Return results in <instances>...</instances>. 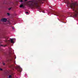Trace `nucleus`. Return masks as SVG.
<instances>
[{"label":"nucleus","instance_id":"1","mask_svg":"<svg viewBox=\"0 0 78 78\" xmlns=\"http://www.w3.org/2000/svg\"><path fill=\"white\" fill-rule=\"evenodd\" d=\"M44 0H38V1H31L29 2L30 3L29 5L30 7L34 8V7H38L39 5L41 3H43V1Z\"/></svg>","mask_w":78,"mask_h":78},{"label":"nucleus","instance_id":"2","mask_svg":"<svg viewBox=\"0 0 78 78\" xmlns=\"http://www.w3.org/2000/svg\"><path fill=\"white\" fill-rule=\"evenodd\" d=\"M76 5V3L75 2L74 3H72L71 4V5H70V7L71 8H72L73 11H75L76 12L75 13V16H76L78 14V11L76 9H75V6Z\"/></svg>","mask_w":78,"mask_h":78},{"label":"nucleus","instance_id":"3","mask_svg":"<svg viewBox=\"0 0 78 78\" xmlns=\"http://www.w3.org/2000/svg\"><path fill=\"white\" fill-rule=\"evenodd\" d=\"M16 69L18 70V71H19V72H22V68L20 67L19 66H18L16 68Z\"/></svg>","mask_w":78,"mask_h":78},{"label":"nucleus","instance_id":"4","mask_svg":"<svg viewBox=\"0 0 78 78\" xmlns=\"http://www.w3.org/2000/svg\"><path fill=\"white\" fill-rule=\"evenodd\" d=\"M7 20V19L6 18L2 19L1 20H0V22H6Z\"/></svg>","mask_w":78,"mask_h":78},{"label":"nucleus","instance_id":"5","mask_svg":"<svg viewBox=\"0 0 78 78\" xmlns=\"http://www.w3.org/2000/svg\"><path fill=\"white\" fill-rule=\"evenodd\" d=\"M55 16H59V14H58L57 12H53Z\"/></svg>","mask_w":78,"mask_h":78},{"label":"nucleus","instance_id":"6","mask_svg":"<svg viewBox=\"0 0 78 78\" xmlns=\"http://www.w3.org/2000/svg\"><path fill=\"white\" fill-rule=\"evenodd\" d=\"M8 38H9V37H5L6 40H4V41L5 42H8V43H9V40H8L6 39H8Z\"/></svg>","mask_w":78,"mask_h":78},{"label":"nucleus","instance_id":"7","mask_svg":"<svg viewBox=\"0 0 78 78\" xmlns=\"http://www.w3.org/2000/svg\"><path fill=\"white\" fill-rule=\"evenodd\" d=\"M11 43H14V41H13V39H11Z\"/></svg>","mask_w":78,"mask_h":78},{"label":"nucleus","instance_id":"8","mask_svg":"<svg viewBox=\"0 0 78 78\" xmlns=\"http://www.w3.org/2000/svg\"><path fill=\"white\" fill-rule=\"evenodd\" d=\"M20 8H22V7H24V6H23V4L22 5H21L20 6Z\"/></svg>","mask_w":78,"mask_h":78},{"label":"nucleus","instance_id":"9","mask_svg":"<svg viewBox=\"0 0 78 78\" xmlns=\"http://www.w3.org/2000/svg\"><path fill=\"white\" fill-rule=\"evenodd\" d=\"M1 46H2V47H6V46H7V45H0V47H1Z\"/></svg>","mask_w":78,"mask_h":78},{"label":"nucleus","instance_id":"10","mask_svg":"<svg viewBox=\"0 0 78 78\" xmlns=\"http://www.w3.org/2000/svg\"><path fill=\"white\" fill-rule=\"evenodd\" d=\"M7 14L8 16H10V14L9 13H7Z\"/></svg>","mask_w":78,"mask_h":78},{"label":"nucleus","instance_id":"11","mask_svg":"<svg viewBox=\"0 0 78 78\" xmlns=\"http://www.w3.org/2000/svg\"><path fill=\"white\" fill-rule=\"evenodd\" d=\"M2 64H3V65H4V66H5V63H4L3 62H2Z\"/></svg>","mask_w":78,"mask_h":78},{"label":"nucleus","instance_id":"12","mask_svg":"<svg viewBox=\"0 0 78 78\" xmlns=\"http://www.w3.org/2000/svg\"><path fill=\"white\" fill-rule=\"evenodd\" d=\"M9 78H11V75H10V76H9Z\"/></svg>","mask_w":78,"mask_h":78},{"label":"nucleus","instance_id":"13","mask_svg":"<svg viewBox=\"0 0 78 78\" xmlns=\"http://www.w3.org/2000/svg\"><path fill=\"white\" fill-rule=\"evenodd\" d=\"M11 8H10L9 9V10H11Z\"/></svg>","mask_w":78,"mask_h":78},{"label":"nucleus","instance_id":"14","mask_svg":"<svg viewBox=\"0 0 78 78\" xmlns=\"http://www.w3.org/2000/svg\"><path fill=\"white\" fill-rule=\"evenodd\" d=\"M0 70L2 71L3 70V69H2L0 68Z\"/></svg>","mask_w":78,"mask_h":78},{"label":"nucleus","instance_id":"15","mask_svg":"<svg viewBox=\"0 0 78 78\" xmlns=\"http://www.w3.org/2000/svg\"><path fill=\"white\" fill-rule=\"evenodd\" d=\"M20 2H23V0H20Z\"/></svg>","mask_w":78,"mask_h":78},{"label":"nucleus","instance_id":"16","mask_svg":"<svg viewBox=\"0 0 78 78\" xmlns=\"http://www.w3.org/2000/svg\"><path fill=\"white\" fill-rule=\"evenodd\" d=\"M26 14H28V12H26Z\"/></svg>","mask_w":78,"mask_h":78},{"label":"nucleus","instance_id":"17","mask_svg":"<svg viewBox=\"0 0 78 78\" xmlns=\"http://www.w3.org/2000/svg\"><path fill=\"white\" fill-rule=\"evenodd\" d=\"M12 28H13V29H14V27H13Z\"/></svg>","mask_w":78,"mask_h":78},{"label":"nucleus","instance_id":"18","mask_svg":"<svg viewBox=\"0 0 78 78\" xmlns=\"http://www.w3.org/2000/svg\"><path fill=\"white\" fill-rule=\"evenodd\" d=\"M28 0H25V1H27Z\"/></svg>","mask_w":78,"mask_h":78},{"label":"nucleus","instance_id":"19","mask_svg":"<svg viewBox=\"0 0 78 78\" xmlns=\"http://www.w3.org/2000/svg\"><path fill=\"white\" fill-rule=\"evenodd\" d=\"M11 61H12V59H11Z\"/></svg>","mask_w":78,"mask_h":78},{"label":"nucleus","instance_id":"20","mask_svg":"<svg viewBox=\"0 0 78 78\" xmlns=\"http://www.w3.org/2000/svg\"><path fill=\"white\" fill-rule=\"evenodd\" d=\"M58 20H59V19H58Z\"/></svg>","mask_w":78,"mask_h":78},{"label":"nucleus","instance_id":"21","mask_svg":"<svg viewBox=\"0 0 78 78\" xmlns=\"http://www.w3.org/2000/svg\"><path fill=\"white\" fill-rule=\"evenodd\" d=\"M4 3H5V2H4Z\"/></svg>","mask_w":78,"mask_h":78}]
</instances>
